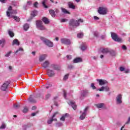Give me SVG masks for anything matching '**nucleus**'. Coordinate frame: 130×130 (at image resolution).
<instances>
[{"label":"nucleus","mask_w":130,"mask_h":130,"mask_svg":"<svg viewBox=\"0 0 130 130\" xmlns=\"http://www.w3.org/2000/svg\"><path fill=\"white\" fill-rule=\"evenodd\" d=\"M80 23H83L84 20L81 18L77 20H75V19H71L69 21V25L72 27H78V26H80Z\"/></svg>","instance_id":"f257e3e1"},{"label":"nucleus","mask_w":130,"mask_h":130,"mask_svg":"<svg viewBox=\"0 0 130 130\" xmlns=\"http://www.w3.org/2000/svg\"><path fill=\"white\" fill-rule=\"evenodd\" d=\"M41 40L47 45V46H48L49 47H53V43L50 40L45 39L44 37H41Z\"/></svg>","instance_id":"f03ea898"},{"label":"nucleus","mask_w":130,"mask_h":130,"mask_svg":"<svg viewBox=\"0 0 130 130\" xmlns=\"http://www.w3.org/2000/svg\"><path fill=\"white\" fill-rule=\"evenodd\" d=\"M111 37L114 41L117 42H122V39L120 38H118L117 35L114 32H111Z\"/></svg>","instance_id":"7ed1b4c3"},{"label":"nucleus","mask_w":130,"mask_h":130,"mask_svg":"<svg viewBox=\"0 0 130 130\" xmlns=\"http://www.w3.org/2000/svg\"><path fill=\"white\" fill-rule=\"evenodd\" d=\"M98 13L100 15H106L107 14V8L103 7L99 8Z\"/></svg>","instance_id":"20e7f679"},{"label":"nucleus","mask_w":130,"mask_h":130,"mask_svg":"<svg viewBox=\"0 0 130 130\" xmlns=\"http://www.w3.org/2000/svg\"><path fill=\"white\" fill-rule=\"evenodd\" d=\"M10 84H11V81H5V83L1 86V90L2 91H6V90L8 89V87H9V85H10Z\"/></svg>","instance_id":"39448f33"},{"label":"nucleus","mask_w":130,"mask_h":130,"mask_svg":"<svg viewBox=\"0 0 130 130\" xmlns=\"http://www.w3.org/2000/svg\"><path fill=\"white\" fill-rule=\"evenodd\" d=\"M60 41L62 44H66V45H70L71 44V40L68 39L62 38Z\"/></svg>","instance_id":"423d86ee"},{"label":"nucleus","mask_w":130,"mask_h":130,"mask_svg":"<svg viewBox=\"0 0 130 130\" xmlns=\"http://www.w3.org/2000/svg\"><path fill=\"white\" fill-rule=\"evenodd\" d=\"M37 13H38V12L36 10H34L32 11L31 13V16L27 19V22H30V21H31L32 19H33V17H36V16H37L38 15Z\"/></svg>","instance_id":"0eeeda50"},{"label":"nucleus","mask_w":130,"mask_h":130,"mask_svg":"<svg viewBox=\"0 0 130 130\" xmlns=\"http://www.w3.org/2000/svg\"><path fill=\"white\" fill-rule=\"evenodd\" d=\"M121 99H122V95L121 94H118L116 99L117 104H121L122 103Z\"/></svg>","instance_id":"6e6552de"},{"label":"nucleus","mask_w":130,"mask_h":130,"mask_svg":"<svg viewBox=\"0 0 130 130\" xmlns=\"http://www.w3.org/2000/svg\"><path fill=\"white\" fill-rule=\"evenodd\" d=\"M69 105H71L72 106V108L76 110L77 109V105H76V103L74 102V101H70V102L68 103Z\"/></svg>","instance_id":"1a4fd4ad"},{"label":"nucleus","mask_w":130,"mask_h":130,"mask_svg":"<svg viewBox=\"0 0 130 130\" xmlns=\"http://www.w3.org/2000/svg\"><path fill=\"white\" fill-rule=\"evenodd\" d=\"M47 75L48 77H54L55 74L53 71L48 69L47 70Z\"/></svg>","instance_id":"9d476101"},{"label":"nucleus","mask_w":130,"mask_h":130,"mask_svg":"<svg viewBox=\"0 0 130 130\" xmlns=\"http://www.w3.org/2000/svg\"><path fill=\"white\" fill-rule=\"evenodd\" d=\"M69 116H70V114H69V113H66L60 118V120H61V121H64L66 120V118L69 117Z\"/></svg>","instance_id":"9b49d317"},{"label":"nucleus","mask_w":130,"mask_h":130,"mask_svg":"<svg viewBox=\"0 0 130 130\" xmlns=\"http://www.w3.org/2000/svg\"><path fill=\"white\" fill-rule=\"evenodd\" d=\"M51 68L53 69V70H55V71H59L60 70V67H59L57 65H55L54 64H52L51 65Z\"/></svg>","instance_id":"f8f14e48"},{"label":"nucleus","mask_w":130,"mask_h":130,"mask_svg":"<svg viewBox=\"0 0 130 130\" xmlns=\"http://www.w3.org/2000/svg\"><path fill=\"white\" fill-rule=\"evenodd\" d=\"M106 91V92H108L109 91V87L108 86H103L101 87V88H100L97 90V91Z\"/></svg>","instance_id":"ddd939ff"},{"label":"nucleus","mask_w":130,"mask_h":130,"mask_svg":"<svg viewBox=\"0 0 130 130\" xmlns=\"http://www.w3.org/2000/svg\"><path fill=\"white\" fill-rule=\"evenodd\" d=\"M42 21L46 25H48L50 23L49 19L45 17H43Z\"/></svg>","instance_id":"4468645a"},{"label":"nucleus","mask_w":130,"mask_h":130,"mask_svg":"<svg viewBox=\"0 0 130 130\" xmlns=\"http://www.w3.org/2000/svg\"><path fill=\"white\" fill-rule=\"evenodd\" d=\"M99 85H100L101 86H102L103 85H105V84H107L108 82L105 80L100 79L99 80Z\"/></svg>","instance_id":"2eb2a0df"},{"label":"nucleus","mask_w":130,"mask_h":130,"mask_svg":"<svg viewBox=\"0 0 130 130\" xmlns=\"http://www.w3.org/2000/svg\"><path fill=\"white\" fill-rule=\"evenodd\" d=\"M36 26H37V28H38V29L41 27V26H42L43 24L42 23V21H41V20H38L36 22Z\"/></svg>","instance_id":"dca6fc26"},{"label":"nucleus","mask_w":130,"mask_h":130,"mask_svg":"<svg viewBox=\"0 0 130 130\" xmlns=\"http://www.w3.org/2000/svg\"><path fill=\"white\" fill-rule=\"evenodd\" d=\"M68 6L70 9H72V10H75V9H76V6L71 2L68 3Z\"/></svg>","instance_id":"f3484780"},{"label":"nucleus","mask_w":130,"mask_h":130,"mask_svg":"<svg viewBox=\"0 0 130 130\" xmlns=\"http://www.w3.org/2000/svg\"><path fill=\"white\" fill-rule=\"evenodd\" d=\"M86 115H87V113L86 112H83L79 117L80 120H83V119H85Z\"/></svg>","instance_id":"a211bd4d"},{"label":"nucleus","mask_w":130,"mask_h":130,"mask_svg":"<svg viewBox=\"0 0 130 130\" xmlns=\"http://www.w3.org/2000/svg\"><path fill=\"white\" fill-rule=\"evenodd\" d=\"M17 45L18 46L20 45V42H19V40H18V39H15L14 40H13L12 42V45Z\"/></svg>","instance_id":"6ab92c4d"},{"label":"nucleus","mask_w":130,"mask_h":130,"mask_svg":"<svg viewBox=\"0 0 130 130\" xmlns=\"http://www.w3.org/2000/svg\"><path fill=\"white\" fill-rule=\"evenodd\" d=\"M49 61H45L42 64L43 68H46L49 66Z\"/></svg>","instance_id":"aec40b11"},{"label":"nucleus","mask_w":130,"mask_h":130,"mask_svg":"<svg viewBox=\"0 0 130 130\" xmlns=\"http://www.w3.org/2000/svg\"><path fill=\"white\" fill-rule=\"evenodd\" d=\"M75 63H77L78 62H81L82 61V58L80 57L76 58L73 60Z\"/></svg>","instance_id":"412c9836"},{"label":"nucleus","mask_w":130,"mask_h":130,"mask_svg":"<svg viewBox=\"0 0 130 130\" xmlns=\"http://www.w3.org/2000/svg\"><path fill=\"white\" fill-rule=\"evenodd\" d=\"M61 10L63 14H68V15H71V12H69L67 9L61 8Z\"/></svg>","instance_id":"4be33fe9"},{"label":"nucleus","mask_w":130,"mask_h":130,"mask_svg":"<svg viewBox=\"0 0 130 130\" xmlns=\"http://www.w3.org/2000/svg\"><path fill=\"white\" fill-rule=\"evenodd\" d=\"M39 30H41L42 31H46L47 30V28L45 27V26L42 25L38 28Z\"/></svg>","instance_id":"5701e85b"},{"label":"nucleus","mask_w":130,"mask_h":130,"mask_svg":"<svg viewBox=\"0 0 130 130\" xmlns=\"http://www.w3.org/2000/svg\"><path fill=\"white\" fill-rule=\"evenodd\" d=\"M49 13L53 18H54V17H55V12L54 11V10H49Z\"/></svg>","instance_id":"b1692460"},{"label":"nucleus","mask_w":130,"mask_h":130,"mask_svg":"<svg viewBox=\"0 0 130 130\" xmlns=\"http://www.w3.org/2000/svg\"><path fill=\"white\" fill-rule=\"evenodd\" d=\"M6 43V40L5 39H2L0 40V45H2V47H5V44Z\"/></svg>","instance_id":"393cba45"},{"label":"nucleus","mask_w":130,"mask_h":130,"mask_svg":"<svg viewBox=\"0 0 130 130\" xmlns=\"http://www.w3.org/2000/svg\"><path fill=\"white\" fill-rule=\"evenodd\" d=\"M45 57H46V55H42L40 56L39 61H43L44 59H45Z\"/></svg>","instance_id":"a878e982"},{"label":"nucleus","mask_w":130,"mask_h":130,"mask_svg":"<svg viewBox=\"0 0 130 130\" xmlns=\"http://www.w3.org/2000/svg\"><path fill=\"white\" fill-rule=\"evenodd\" d=\"M23 29L25 31H27L29 29V25L28 23H25L23 25Z\"/></svg>","instance_id":"bb28decb"},{"label":"nucleus","mask_w":130,"mask_h":130,"mask_svg":"<svg viewBox=\"0 0 130 130\" xmlns=\"http://www.w3.org/2000/svg\"><path fill=\"white\" fill-rule=\"evenodd\" d=\"M30 96L29 97V98L28 99V101H29V102H31V103H36V100L33 99V98L32 97Z\"/></svg>","instance_id":"cd10ccee"},{"label":"nucleus","mask_w":130,"mask_h":130,"mask_svg":"<svg viewBox=\"0 0 130 130\" xmlns=\"http://www.w3.org/2000/svg\"><path fill=\"white\" fill-rule=\"evenodd\" d=\"M109 51L108 48H105L102 50V52H103V53H109Z\"/></svg>","instance_id":"c85d7f7f"},{"label":"nucleus","mask_w":130,"mask_h":130,"mask_svg":"<svg viewBox=\"0 0 130 130\" xmlns=\"http://www.w3.org/2000/svg\"><path fill=\"white\" fill-rule=\"evenodd\" d=\"M109 53H110V54H111L112 56H115L116 55L115 51H113V50H110L109 51Z\"/></svg>","instance_id":"c756f323"},{"label":"nucleus","mask_w":130,"mask_h":130,"mask_svg":"<svg viewBox=\"0 0 130 130\" xmlns=\"http://www.w3.org/2000/svg\"><path fill=\"white\" fill-rule=\"evenodd\" d=\"M84 37V33L83 32H79L77 34L78 38H83Z\"/></svg>","instance_id":"7c9ffc66"},{"label":"nucleus","mask_w":130,"mask_h":130,"mask_svg":"<svg viewBox=\"0 0 130 130\" xmlns=\"http://www.w3.org/2000/svg\"><path fill=\"white\" fill-rule=\"evenodd\" d=\"M8 34L10 36V37H12V38L15 36V34H14V32L11 30L8 31Z\"/></svg>","instance_id":"2f4dec72"},{"label":"nucleus","mask_w":130,"mask_h":130,"mask_svg":"<svg viewBox=\"0 0 130 130\" xmlns=\"http://www.w3.org/2000/svg\"><path fill=\"white\" fill-rule=\"evenodd\" d=\"M88 94H89V92H88V91H83L82 95L83 97H87Z\"/></svg>","instance_id":"473e14b6"},{"label":"nucleus","mask_w":130,"mask_h":130,"mask_svg":"<svg viewBox=\"0 0 130 130\" xmlns=\"http://www.w3.org/2000/svg\"><path fill=\"white\" fill-rule=\"evenodd\" d=\"M103 105H104V104L100 103V104H97L96 105V107H98V108H102L103 107Z\"/></svg>","instance_id":"72a5a7b5"},{"label":"nucleus","mask_w":130,"mask_h":130,"mask_svg":"<svg viewBox=\"0 0 130 130\" xmlns=\"http://www.w3.org/2000/svg\"><path fill=\"white\" fill-rule=\"evenodd\" d=\"M51 94L50 93H47L45 96V100H48L49 99V98L51 97Z\"/></svg>","instance_id":"f704fd0d"},{"label":"nucleus","mask_w":130,"mask_h":130,"mask_svg":"<svg viewBox=\"0 0 130 130\" xmlns=\"http://www.w3.org/2000/svg\"><path fill=\"white\" fill-rule=\"evenodd\" d=\"M13 18L16 22H20V18H19V17L13 16Z\"/></svg>","instance_id":"c9c22d12"},{"label":"nucleus","mask_w":130,"mask_h":130,"mask_svg":"<svg viewBox=\"0 0 130 130\" xmlns=\"http://www.w3.org/2000/svg\"><path fill=\"white\" fill-rule=\"evenodd\" d=\"M46 3V0H43V1L42 2V4L44 7H45L46 9H47L48 7L46 6V5L45 4Z\"/></svg>","instance_id":"e433bc0d"},{"label":"nucleus","mask_w":130,"mask_h":130,"mask_svg":"<svg viewBox=\"0 0 130 130\" xmlns=\"http://www.w3.org/2000/svg\"><path fill=\"white\" fill-rule=\"evenodd\" d=\"M22 112H23V113H26L28 112V108H27V107H24Z\"/></svg>","instance_id":"4c0bfd02"},{"label":"nucleus","mask_w":130,"mask_h":130,"mask_svg":"<svg viewBox=\"0 0 130 130\" xmlns=\"http://www.w3.org/2000/svg\"><path fill=\"white\" fill-rule=\"evenodd\" d=\"M19 51H24V49H23L22 47L19 48V49L15 52V53H18Z\"/></svg>","instance_id":"58836bf2"},{"label":"nucleus","mask_w":130,"mask_h":130,"mask_svg":"<svg viewBox=\"0 0 130 130\" xmlns=\"http://www.w3.org/2000/svg\"><path fill=\"white\" fill-rule=\"evenodd\" d=\"M11 53H12V51H10L9 52H8L5 55V56H6V57H9V56L11 55Z\"/></svg>","instance_id":"ea45409f"},{"label":"nucleus","mask_w":130,"mask_h":130,"mask_svg":"<svg viewBox=\"0 0 130 130\" xmlns=\"http://www.w3.org/2000/svg\"><path fill=\"white\" fill-rule=\"evenodd\" d=\"M53 121V120L52 119L48 120L47 123H48V124H51V123H52Z\"/></svg>","instance_id":"a19ab883"},{"label":"nucleus","mask_w":130,"mask_h":130,"mask_svg":"<svg viewBox=\"0 0 130 130\" xmlns=\"http://www.w3.org/2000/svg\"><path fill=\"white\" fill-rule=\"evenodd\" d=\"M4 128H6V124H3L1 126L0 129H4Z\"/></svg>","instance_id":"79ce46f5"},{"label":"nucleus","mask_w":130,"mask_h":130,"mask_svg":"<svg viewBox=\"0 0 130 130\" xmlns=\"http://www.w3.org/2000/svg\"><path fill=\"white\" fill-rule=\"evenodd\" d=\"M13 107H14V108H15V109H18V108H19L20 107V105H14Z\"/></svg>","instance_id":"37998d69"},{"label":"nucleus","mask_w":130,"mask_h":130,"mask_svg":"<svg viewBox=\"0 0 130 130\" xmlns=\"http://www.w3.org/2000/svg\"><path fill=\"white\" fill-rule=\"evenodd\" d=\"M91 87L93 90H95V89H96V86H95V84H94V83H91Z\"/></svg>","instance_id":"c03bdc74"},{"label":"nucleus","mask_w":130,"mask_h":130,"mask_svg":"<svg viewBox=\"0 0 130 130\" xmlns=\"http://www.w3.org/2000/svg\"><path fill=\"white\" fill-rule=\"evenodd\" d=\"M86 48H87V47H86L85 46H82L81 47V50H86Z\"/></svg>","instance_id":"a18cd8bd"},{"label":"nucleus","mask_w":130,"mask_h":130,"mask_svg":"<svg viewBox=\"0 0 130 130\" xmlns=\"http://www.w3.org/2000/svg\"><path fill=\"white\" fill-rule=\"evenodd\" d=\"M69 79V74L66 75L64 76L63 80H68Z\"/></svg>","instance_id":"49530a36"},{"label":"nucleus","mask_w":130,"mask_h":130,"mask_svg":"<svg viewBox=\"0 0 130 130\" xmlns=\"http://www.w3.org/2000/svg\"><path fill=\"white\" fill-rule=\"evenodd\" d=\"M94 35L95 37H98L99 34L97 31H95L94 32Z\"/></svg>","instance_id":"de8ad7c7"},{"label":"nucleus","mask_w":130,"mask_h":130,"mask_svg":"<svg viewBox=\"0 0 130 130\" xmlns=\"http://www.w3.org/2000/svg\"><path fill=\"white\" fill-rule=\"evenodd\" d=\"M37 6H38V2H35V4H34V7L35 8H38Z\"/></svg>","instance_id":"09e8293b"},{"label":"nucleus","mask_w":130,"mask_h":130,"mask_svg":"<svg viewBox=\"0 0 130 130\" xmlns=\"http://www.w3.org/2000/svg\"><path fill=\"white\" fill-rule=\"evenodd\" d=\"M58 112H55L54 113V114L52 115V118H54V117H55V116H56V114H58Z\"/></svg>","instance_id":"8fccbe9b"},{"label":"nucleus","mask_w":130,"mask_h":130,"mask_svg":"<svg viewBox=\"0 0 130 130\" xmlns=\"http://www.w3.org/2000/svg\"><path fill=\"white\" fill-rule=\"evenodd\" d=\"M122 49H123V50H126L127 49L126 46L125 45H123L122 46Z\"/></svg>","instance_id":"3c124183"},{"label":"nucleus","mask_w":130,"mask_h":130,"mask_svg":"<svg viewBox=\"0 0 130 130\" xmlns=\"http://www.w3.org/2000/svg\"><path fill=\"white\" fill-rule=\"evenodd\" d=\"M63 96L64 98H67V91L66 90L63 91Z\"/></svg>","instance_id":"603ef678"},{"label":"nucleus","mask_w":130,"mask_h":130,"mask_svg":"<svg viewBox=\"0 0 130 130\" xmlns=\"http://www.w3.org/2000/svg\"><path fill=\"white\" fill-rule=\"evenodd\" d=\"M124 70H125L124 68H123L122 67H120V71L121 72H123V71H124Z\"/></svg>","instance_id":"864d4df0"},{"label":"nucleus","mask_w":130,"mask_h":130,"mask_svg":"<svg viewBox=\"0 0 130 130\" xmlns=\"http://www.w3.org/2000/svg\"><path fill=\"white\" fill-rule=\"evenodd\" d=\"M67 57L68 59H72V55H67Z\"/></svg>","instance_id":"5fc2aeb1"},{"label":"nucleus","mask_w":130,"mask_h":130,"mask_svg":"<svg viewBox=\"0 0 130 130\" xmlns=\"http://www.w3.org/2000/svg\"><path fill=\"white\" fill-rule=\"evenodd\" d=\"M27 5H28V6H30V5H32V2H31V1L27 2Z\"/></svg>","instance_id":"6e6d98bb"},{"label":"nucleus","mask_w":130,"mask_h":130,"mask_svg":"<svg viewBox=\"0 0 130 130\" xmlns=\"http://www.w3.org/2000/svg\"><path fill=\"white\" fill-rule=\"evenodd\" d=\"M67 21H68V20H67V19H62L61 20V22L62 23H63V22H67Z\"/></svg>","instance_id":"4d7b16f0"},{"label":"nucleus","mask_w":130,"mask_h":130,"mask_svg":"<svg viewBox=\"0 0 130 130\" xmlns=\"http://www.w3.org/2000/svg\"><path fill=\"white\" fill-rule=\"evenodd\" d=\"M7 17H10L11 16V13H10V12L9 11L7 12Z\"/></svg>","instance_id":"13d9d810"},{"label":"nucleus","mask_w":130,"mask_h":130,"mask_svg":"<svg viewBox=\"0 0 130 130\" xmlns=\"http://www.w3.org/2000/svg\"><path fill=\"white\" fill-rule=\"evenodd\" d=\"M88 109H89V107H86L84 109V112H86V111H87V110H88Z\"/></svg>","instance_id":"bf43d9fd"},{"label":"nucleus","mask_w":130,"mask_h":130,"mask_svg":"<svg viewBox=\"0 0 130 130\" xmlns=\"http://www.w3.org/2000/svg\"><path fill=\"white\" fill-rule=\"evenodd\" d=\"M6 1H7V0H0V2H1L2 4H6Z\"/></svg>","instance_id":"052dcab7"},{"label":"nucleus","mask_w":130,"mask_h":130,"mask_svg":"<svg viewBox=\"0 0 130 130\" xmlns=\"http://www.w3.org/2000/svg\"><path fill=\"white\" fill-rule=\"evenodd\" d=\"M94 20H99V17H97L96 16H94Z\"/></svg>","instance_id":"680f3d73"},{"label":"nucleus","mask_w":130,"mask_h":130,"mask_svg":"<svg viewBox=\"0 0 130 130\" xmlns=\"http://www.w3.org/2000/svg\"><path fill=\"white\" fill-rule=\"evenodd\" d=\"M130 122V117L128 118L127 121L125 123V124H127Z\"/></svg>","instance_id":"e2e57ef3"},{"label":"nucleus","mask_w":130,"mask_h":130,"mask_svg":"<svg viewBox=\"0 0 130 130\" xmlns=\"http://www.w3.org/2000/svg\"><path fill=\"white\" fill-rule=\"evenodd\" d=\"M68 68H69V69H73V65H69L68 66Z\"/></svg>","instance_id":"0e129e2a"},{"label":"nucleus","mask_w":130,"mask_h":130,"mask_svg":"<svg viewBox=\"0 0 130 130\" xmlns=\"http://www.w3.org/2000/svg\"><path fill=\"white\" fill-rule=\"evenodd\" d=\"M125 74H127V73H129V70H127L125 71Z\"/></svg>","instance_id":"69168bd1"},{"label":"nucleus","mask_w":130,"mask_h":130,"mask_svg":"<svg viewBox=\"0 0 130 130\" xmlns=\"http://www.w3.org/2000/svg\"><path fill=\"white\" fill-rule=\"evenodd\" d=\"M32 110H35L36 109V106H33L31 108Z\"/></svg>","instance_id":"338daca9"},{"label":"nucleus","mask_w":130,"mask_h":130,"mask_svg":"<svg viewBox=\"0 0 130 130\" xmlns=\"http://www.w3.org/2000/svg\"><path fill=\"white\" fill-rule=\"evenodd\" d=\"M8 11H12V6H10L8 8Z\"/></svg>","instance_id":"774afa93"}]
</instances>
